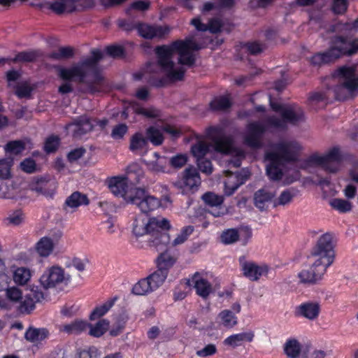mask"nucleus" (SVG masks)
<instances>
[{"instance_id":"43","label":"nucleus","mask_w":358,"mask_h":358,"mask_svg":"<svg viewBox=\"0 0 358 358\" xmlns=\"http://www.w3.org/2000/svg\"><path fill=\"white\" fill-rule=\"evenodd\" d=\"M295 193L292 189H285L280 193L277 199L273 201V206L277 207L278 206H285L289 205L292 202Z\"/></svg>"},{"instance_id":"57","label":"nucleus","mask_w":358,"mask_h":358,"mask_svg":"<svg viewBox=\"0 0 358 358\" xmlns=\"http://www.w3.org/2000/svg\"><path fill=\"white\" fill-rule=\"evenodd\" d=\"M25 149V144L22 141H13L5 145V150L12 155H18Z\"/></svg>"},{"instance_id":"53","label":"nucleus","mask_w":358,"mask_h":358,"mask_svg":"<svg viewBox=\"0 0 358 358\" xmlns=\"http://www.w3.org/2000/svg\"><path fill=\"white\" fill-rule=\"evenodd\" d=\"M240 237L238 230L235 229H229L223 231L220 238L223 243L226 245L233 244L236 243Z\"/></svg>"},{"instance_id":"54","label":"nucleus","mask_w":358,"mask_h":358,"mask_svg":"<svg viewBox=\"0 0 358 358\" xmlns=\"http://www.w3.org/2000/svg\"><path fill=\"white\" fill-rule=\"evenodd\" d=\"M33 88L27 81L18 83L15 86V94L20 99L29 97Z\"/></svg>"},{"instance_id":"62","label":"nucleus","mask_w":358,"mask_h":358,"mask_svg":"<svg viewBox=\"0 0 358 358\" xmlns=\"http://www.w3.org/2000/svg\"><path fill=\"white\" fill-rule=\"evenodd\" d=\"M187 162V156L185 154H179L172 157L169 163L171 166L176 169H180L186 164Z\"/></svg>"},{"instance_id":"56","label":"nucleus","mask_w":358,"mask_h":358,"mask_svg":"<svg viewBox=\"0 0 358 358\" xmlns=\"http://www.w3.org/2000/svg\"><path fill=\"white\" fill-rule=\"evenodd\" d=\"M331 206L341 213L349 212L352 209V203L345 199H334L330 201Z\"/></svg>"},{"instance_id":"50","label":"nucleus","mask_w":358,"mask_h":358,"mask_svg":"<svg viewBox=\"0 0 358 358\" xmlns=\"http://www.w3.org/2000/svg\"><path fill=\"white\" fill-rule=\"evenodd\" d=\"M13 164V159L11 157H7L0 159V178L3 180L8 179L11 177V166Z\"/></svg>"},{"instance_id":"60","label":"nucleus","mask_w":358,"mask_h":358,"mask_svg":"<svg viewBox=\"0 0 358 358\" xmlns=\"http://www.w3.org/2000/svg\"><path fill=\"white\" fill-rule=\"evenodd\" d=\"M3 290L6 291L7 298L13 302H18L22 297L21 289L17 287H8V285Z\"/></svg>"},{"instance_id":"29","label":"nucleus","mask_w":358,"mask_h":358,"mask_svg":"<svg viewBox=\"0 0 358 358\" xmlns=\"http://www.w3.org/2000/svg\"><path fill=\"white\" fill-rule=\"evenodd\" d=\"M176 260V255L171 253L169 250H166L157 258V268L169 273V269L173 267Z\"/></svg>"},{"instance_id":"31","label":"nucleus","mask_w":358,"mask_h":358,"mask_svg":"<svg viewBox=\"0 0 358 358\" xmlns=\"http://www.w3.org/2000/svg\"><path fill=\"white\" fill-rule=\"evenodd\" d=\"M191 24L195 27L198 31H206L209 30L211 33H217L220 31L222 24L218 19H211L208 24L201 22L200 18H194L191 21Z\"/></svg>"},{"instance_id":"7","label":"nucleus","mask_w":358,"mask_h":358,"mask_svg":"<svg viewBox=\"0 0 358 358\" xmlns=\"http://www.w3.org/2000/svg\"><path fill=\"white\" fill-rule=\"evenodd\" d=\"M137 174L136 182H138L140 177L143 176L142 170L137 164H133L128 167V177L116 176L107 180L106 182L110 191L116 196L122 197L129 203L134 187H129V180H131L132 175Z\"/></svg>"},{"instance_id":"17","label":"nucleus","mask_w":358,"mask_h":358,"mask_svg":"<svg viewBox=\"0 0 358 358\" xmlns=\"http://www.w3.org/2000/svg\"><path fill=\"white\" fill-rule=\"evenodd\" d=\"M327 271L323 268H320L315 266L313 262L308 269L301 270L298 274L297 277L299 279V282L306 285H314L318 284L323 278L324 275Z\"/></svg>"},{"instance_id":"6","label":"nucleus","mask_w":358,"mask_h":358,"mask_svg":"<svg viewBox=\"0 0 358 358\" xmlns=\"http://www.w3.org/2000/svg\"><path fill=\"white\" fill-rule=\"evenodd\" d=\"M338 78V84L334 87V93L338 100H345L358 94V80L355 78L352 67L343 66L334 74Z\"/></svg>"},{"instance_id":"15","label":"nucleus","mask_w":358,"mask_h":358,"mask_svg":"<svg viewBox=\"0 0 358 358\" xmlns=\"http://www.w3.org/2000/svg\"><path fill=\"white\" fill-rule=\"evenodd\" d=\"M266 128L260 122H252L248 124L245 143L252 148H259L262 145V136Z\"/></svg>"},{"instance_id":"46","label":"nucleus","mask_w":358,"mask_h":358,"mask_svg":"<svg viewBox=\"0 0 358 358\" xmlns=\"http://www.w3.org/2000/svg\"><path fill=\"white\" fill-rule=\"evenodd\" d=\"M231 102L227 96H219L214 99L210 103V108L212 110H225L229 108Z\"/></svg>"},{"instance_id":"28","label":"nucleus","mask_w":358,"mask_h":358,"mask_svg":"<svg viewBox=\"0 0 358 358\" xmlns=\"http://www.w3.org/2000/svg\"><path fill=\"white\" fill-rule=\"evenodd\" d=\"M192 281L196 294L202 298L206 299L213 292L212 285L208 280L201 278L198 273L194 275Z\"/></svg>"},{"instance_id":"26","label":"nucleus","mask_w":358,"mask_h":358,"mask_svg":"<svg viewBox=\"0 0 358 358\" xmlns=\"http://www.w3.org/2000/svg\"><path fill=\"white\" fill-rule=\"evenodd\" d=\"M255 338V333L253 331H247L235 334L228 336L224 341V344L227 346H230L233 348L241 346L243 343H250Z\"/></svg>"},{"instance_id":"22","label":"nucleus","mask_w":358,"mask_h":358,"mask_svg":"<svg viewBox=\"0 0 358 358\" xmlns=\"http://www.w3.org/2000/svg\"><path fill=\"white\" fill-rule=\"evenodd\" d=\"M136 29L139 35L145 38H160L169 31L166 27L151 26L146 24H138Z\"/></svg>"},{"instance_id":"51","label":"nucleus","mask_w":358,"mask_h":358,"mask_svg":"<svg viewBox=\"0 0 358 358\" xmlns=\"http://www.w3.org/2000/svg\"><path fill=\"white\" fill-rule=\"evenodd\" d=\"M310 61L315 66H320L334 62V59L331 57L329 50H327L323 52L316 53L310 58Z\"/></svg>"},{"instance_id":"49","label":"nucleus","mask_w":358,"mask_h":358,"mask_svg":"<svg viewBox=\"0 0 358 358\" xmlns=\"http://www.w3.org/2000/svg\"><path fill=\"white\" fill-rule=\"evenodd\" d=\"M210 150L209 145L204 141H198L191 148V152L197 159L203 158Z\"/></svg>"},{"instance_id":"16","label":"nucleus","mask_w":358,"mask_h":358,"mask_svg":"<svg viewBox=\"0 0 358 358\" xmlns=\"http://www.w3.org/2000/svg\"><path fill=\"white\" fill-rule=\"evenodd\" d=\"M170 227L169 221L167 220V224H164V226L160 224L159 227L155 229L148 238L150 246L159 251L164 250L168 245H171L170 236L167 232Z\"/></svg>"},{"instance_id":"39","label":"nucleus","mask_w":358,"mask_h":358,"mask_svg":"<svg viewBox=\"0 0 358 358\" xmlns=\"http://www.w3.org/2000/svg\"><path fill=\"white\" fill-rule=\"evenodd\" d=\"M148 145L147 136L145 137L141 133H136L130 139L129 149L132 152L142 150Z\"/></svg>"},{"instance_id":"59","label":"nucleus","mask_w":358,"mask_h":358,"mask_svg":"<svg viewBox=\"0 0 358 358\" xmlns=\"http://www.w3.org/2000/svg\"><path fill=\"white\" fill-rule=\"evenodd\" d=\"M348 7V0H334L331 5V10L336 15L344 14Z\"/></svg>"},{"instance_id":"61","label":"nucleus","mask_w":358,"mask_h":358,"mask_svg":"<svg viewBox=\"0 0 358 358\" xmlns=\"http://www.w3.org/2000/svg\"><path fill=\"white\" fill-rule=\"evenodd\" d=\"M10 279L6 273V266L0 259V291L3 290L8 286Z\"/></svg>"},{"instance_id":"3","label":"nucleus","mask_w":358,"mask_h":358,"mask_svg":"<svg viewBox=\"0 0 358 358\" xmlns=\"http://www.w3.org/2000/svg\"><path fill=\"white\" fill-rule=\"evenodd\" d=\"M274 148V151L265 155L266 171L271 180H280L285 164L296 160L301 146L296 141H281L275 144Z\"/></svg>"},{"instance_id":"32","label":"nucleus","mask_w":358,"mask_h":358,"mask_svg":"<svg viewBox=\"0 0 358 358\" xmlns=\"http://www.w3.org/2000/svg\"><path fill=\"white\" fill-rule=\"evenodd\" d=\"M49 336V331L45 328L29 327L25 332L24 338L31 343H37L43 341Z\"/></svg>"},{"instance_id":"35","label":"nucleus","mask_w":358,"mask_h":358,"mask_svg":"<svg viewBox=\"0 0 358 358\" xmlns=\"http://www.w3.org/2000/svg\"><path fill=\"white\" fill-rule=\"evenodd\" d=\"M155 291L151 285L148 278H145L136 282L133 288L132 292L136 295L144 296Z\"/></svg>"},{"instance_id":"13","label":"nucleus","mask_w":358,"mask_h":358,"mask_svg":"<svg viewBox=\"0 0 358 358\" xmlns=\"http://www.w3.org/2000/svg\"><path fill=\"white\" fill-rule=\"evenodd\" d=\"M200 183L201 178L198 171L195 168L189 167L182 172L181 178L173 182V185L185 194L189 190L197 188Z\"/></svg>"},{"instance_id":"40","label":"nucleus","mask_w":358,"mask_h":358,"mask_svg":"<svg viewBox=\"0 0 358 358\" xmlns=\"http://www.w3.org/2000/svg\"><path fill=\"white\" fill-rule=\"evenodd\" d=\"M41 55L38 50L22 51L12 59L13 62H33Z\"/></svg>"},{"instance_id":"18","label":"nucleus","mask_w":358,"mask_h":358,"mask_svg":"<svg viewBox=\"0 0 358 358\" xmlns=\"http://www.w3.org/2000/svg\"><path fill=\"white\" fill-rule=\"evenodd\" d=\"M66 129L75 138H81L84 135L91 131L93 124L90 117L82 115L76 117L66 126Z\"/></svg>"},{"instance_id":"2","label":"nucleus","mask_w":358,"mask_h":358,"mask_svg":"<svg viewBox=\"0 0 358 358\" xmlns=\"http://www.w3.org/2000/svg\"><path fill=\"white\" fill-rule=\"evenodd\" d=\"M91 56L71 68H59L58 75L64 80H76L85 84L90 93L106 90L108 85L97 64L103 57L99 50H92Z\"/></svg>"},{"instance_id":"33","label":"nucleus","mask_w":358,"mask_h":358,"mask_svg":"<svg viewBox=\"0 0 358 358\" xmlns=\"http://www.w3.org/2000/svg\"><path fill=\"white\" fill-rule=\"evenodd\" d=\"M225 173L229 178L224 182V193L227 196H231L243 184V181L238 176H233L229 171H226Z\"/></svg>"},{"instance_id":"4","label":"nucleus","mask_w":358,"mask_h":358,"mask_svg":"<svg viewBox=\"0 0 358 358\" xmlns=\"http://www.w3.org/2000/svg\"><path fill=\"white\" fill-rule=\"evenodd\" d=\"M271 108L280 114L281 118L273 115L266 119L269 127L284 129L287 124L296 125L305 120L304 113L298 106H287L273 103L270 100Z\"/></svg>"},{"instance_id":"64","label":"nucleus","mask_w":358,"mask_h":358,"mask_svg":"<svg viewBox=\"0 0 358 358\" xmlns=\"http://www.w3.org/2000/svg\"><path fill=\"white\" fill-rule=\"evenodd\" d=\"M59 138L57 136H52L47 138L44 148L48 153L55 152L58 148Z\"/></svg>"},{"instance_id":"21","label":"nucleus","mask_w":358,"mask_h":358,"mask_svg":"<svg viewBox=\"0 0 358 358\" xmlns=\"http://www.w3.org/2000/svg\"><path fill=\"white\" fill-rule=\"evenodd\" d=\"M62 236V232L58 230L53 238L43 237L37 243L36 250L42 257H48L53 251L54 247L59 239Z\"/></svg>"},{"instance_id":"30","label":"nucleus","mask_w":358,"mask_h":358,"mask_svg":"<svg viewBox=\"0 0 358 358\" xmlns=\"http://www.w3.org/2000/svg\"><path fill=\"white\" fill-rule=\"evenodd\" d=\"M143 162L149 170L155 172H164L166 164V158L160 156L157 152H154L150 159H145Z\"/></svg>"},{"instance_id":"48","label":"nucleus","mask_w":358,"mask_h":358,"mask_svg":"<svg viewBox=\"0 0 358 358\" xmlns=\"http://www.w3.org/2000/svg\"><path fill=\"white\" fill-rule=\"evenodd\" d=\"M19 302L17 310L20 313L29 314L35 308L36 303L34 301L33 298H31L27 294L24 297L22 296Z\"/></svg>"},{"instance_id":"10","label":"nucleus","mask_w":358,"mask_h":358,"mask_svg":"<svg viewBox=\"0 0 358 358\" xmlns=\"http://www.w3.org/2000/svg\"><path fill=\"white\" fill-rule=\"evenodd\" d=\"M129 203L136 205L143 213H148L161 206L159 199L145 192L143 189L134 188Z\"/></svg>"},{"instance_id":"41","label":"nucleus","mask_w":358,"mask_h":358,"mask_svg":"<svg viewBox=\"0 0 358 358\" xmlns=\"http://www.w3.org/2000/svg\"><path fill=\"white\" fill-rule=\"evenodd\" d=\"M212 138L214 148L217 152L227 153L230 151L231 142L229 138L221 136L217 137H213Z\"/></svg>"},{"instance_id":"9","label":"nucleus","mask_w":358,"mask_h":358,"mask_svg":"<svg viewBox=\"0 0 358 358\" xmlns=\"http://www.w3.org/2000/svg\"><path fill=\"white\" fill-rule=\"evenodd\" d=\"M328 50L334 61L343 56H352L358 52V38L348 41L347 37L335 36L331 38Z\"/></svg>"},{"instance_id":"20","label":"nucleus","mask_w":358,"mask_h":358,"mask_svg":"<svg viewBox=\"0 0 358 358\" xmlns=\"http://www.w3.org/2000/svg\"><path fill=\"white\" fill-rule=\"evenodd\" d=\"M89 203V199L85 194L76 191L66 199L63 209L66 213H73L78 207L87 206Z\"/></svg>"},{"instance_id":"37","label":"nucleus","mask_w":358,"mask_h":358,"mask_svg":"<svg viewBox=\"0 0 358 358\" xmlns=\"http://www.w3.org/2000/svg\"><path fill=\"white\" fill-rule=\"evenodd\" d=\"M109 325V321L105 319L100 320L95 324H89V334L96 338L101 337L108 331Z\"/></svg>"},{"instance_id":"38","label":"nucleus","mask_w":358,"mask_h":358,"mask_svg":"<svg viewBox=\"0 0 358 358\" xmlns=\"http://www.w3.org/2000/svg\"><path fill=\"white\" fill-rule=\"evenodd\" d=\"M301 345L296 339L287 341L284 345V351L289 358H298L301 353Z\"/></svg>"},{"instance_id":"11","label":"nucleus","mask_w":358,"mask_h":358,"mask_svg":"<svg viewBox=\"0 0 358 358\" xmlns=\"http://www.w3.org/2000/svg\"><path fill=\"white\" fill-rule=\"evenodd\" d=\"M69 278L65 276L64 270L59 266L48 267L40 277L39 282L45 289L56 288L64 282H67Z\"/></svg>"},{"instance_id":"23","label":"nucleus","mask_w":358,"mask_h":358,"mask_svg":"<svg viewBox=\"0 0 358 358\" xmlns=\"http://www.w3.org/2000/svg\"><path fill=\"white\" fill-rule=\"evenodd\" d=\"M89 323L81 319H76L69 322L62 324L58 326V330L61 333L68 335H78L87 329Z\"/></svg>"},{"instance_id":"14","label":"nucleus","mask_w":358,"mask_h":358,"mask_svg":"<svg viewBox=\"0 0 358 358\" xmlns=\"http://www.w3.org/2000/svg\"><path fill=\"white\" fill-rule=\"evenodd\" d=\"M167 224V219L162 217H154L149 219L145 222L143 220L136 219L133 223V234L138 238L147 235L150 236L155 229L159 227V225Z\"/></svg>"},{"instance_id":"25","label":"nucleus","mask_w":358,"mask_h":358,"mask_svg":"<svg viewBox=\"0 0 358 358\" xmlns=\"http://www.w3.org/2000/svg\"><path fill=\"white\" fill-rule=\"evenodd\" d=\"M320 305L317 302L308 301L301 303L297 307V315L310 320H314L319 316Z\"/></svg>"},{"instance_id":"36","label":"nucleus","mask_w":358,"mask_h":358,"mask_svg":"<svg viewBox=\"0 0 358 358\" xmlns=\"http://www.w3.org/2000/svg\"><path fill=\"white\" fill-rule=\"evenodd\" d=\"M117 300V296L108 299L103 304L96 307L90 315L91 320L98 319L104 315L113 306L115 302Z\"/></svg>"},{"instance_id":"47","label":"nucleus","mask_w":358,"mask_h":358,"mask_svg":"<svg viewBox=\"0 0 358 358\" xmlns=\"http://www.w3.org/2000/svg\"><path fill=\"white\" fill-rule=\"evenodd\" d=\"M202 199L208 206L212 208H217L222 206L224 201V196L208 192L202 196Z\"/></svg>"},{"instance_id":"8","label":"nucleus","mask_w":358,"mask_h":358,"mask_svg":"<svg viewBox=\"0 0 358 358\" xmlns=\"http://www.w3.org/2000/svg\"><path fill=\"white\" fill-rule=\"evenodd\" d=\"M343 160L342 154L338 148H334L324 155H313L308 159L311 164L321 166L329 173H336Z\"/></svg>"},{"instance_id":"55","label":"nucleus","mask_w":358,"mask_h":358,"mask_svg":"<svg viewBox=\"0 0 358 358\" xmlns=\"http://www.w3.org/2000/svg\"><path fill=\"white\" fill-rule=\"evenodd\" d=\"M73 55V50L70 47H62L49 55V57L56 60L68 59Z\"/></svg>"},{"instance_id":"63","label":"nucleus","mask_w":358,"mask_h":358,"mask_svg":"<svg viewBox=\"0 0 358 358\" xmlns=\"http://www.w3.org/2000/svg\"><path fill=\"white\" fill-rule=\"evenodd\" d=\"M100 354L95 347H90L78 352V358H98Z\"/></svg>"},{"instance_id":"19","label":"nucleus","mask_w":358,"mask_h":358,"mask_svg":"<svg viewBox=\"0 0 358 358\" xmlns=\"http://www.w3.org/2000/svg\"><path fill=\"white\" fill-rule=\"evenodd\" d=\"M243 274L252 281L258 280L262 276L268 273V268L266 265H258L253 262H246L240 259Z\"/></svg>"},{"instance_id":"42","label":"nucleus","mask_w":358,"mask_h":358,"mask_svg":"<svg viewBox=\"0 0 358 358\" xmlns=\"http://www.w3.org/2000/svg\"><path fill=\"white\" fill-rule=\"evenodd\" d=\"M13 280L19 285L26 284L31 277L30 271L24 267L13 268Z\"/></svg>"},{"instance_id":"52","label":"nucleus","mask_w":358,"mask_h":358,"mask_svg":"<svg viewBox=\"0 0 358 358\" xmlns=\"http://www.w3.org/2000/svg\"><path fill=\"white\" fill-rule=\"evenodd\" d=\"M194 231V227L192 226H187L182 229L180 232L177 235L176 238L171 242V245L173 247L185 243L188 237Z\"/></svg>"},{"instance_id":"12","label":"nucleus","mask_w":358,"mask_h":358,"mask_svg":"<svg viewBox=\"0 0 358 358\" xmlns=\"http://www.w3.org/2000/svg\"><path fill=\"white\" fill-rule=\"evenodd\" d=\"M94 5V0H55L50 4V8L57 14H62L90 8Z\"/></svg>"},{"instance_id":"44","label":"nucleus","mask_w":358,"mask_h":358,"mask_svg":"<svg viewBox=\"0 0 358 358\" xmlns=\"http://www.w3.org/2000/svg\"><path fill=\"white\" fill-rule=\"evenodd\" d=\"M146 136L148 141L149 140L154 145H160L164 141L162 131L155 127H150L147 129Z\"/></svg>"},{"instance_id":"5","label":"nucleus","mask_w":358,"mask_h":358,"mask_svg":"<svg viewBox=\"0 0 358 358\" xmlns=\"http://www.w3.org/2000/svg\"><path fill=\"white\" fill-rule=\"evenodd\" d=\"M334 247L332 234L326 233L322 235L311 250L309 257L311 262L327 271L335 259Z\"/></svg>"},{"instance_id":"27","label":"nucleus","mask_w":358,"mask_h":358,"mask_svg":"<svg viewBox=\"0 0 358 358\" xmlns=\"http://www.w3.org/2000/svg\"><path fill=\"white\" fill-rule=\"evenodd\" d=\"M56 184L52 180H38L36 184L32 185L31 189L38 194L52 198L56 191Z\"/></svg>"},{"instance_id":"24","label":"nucleus","mask_w":358,"mask_h":358,"mask_svg":"<svg viewBox=\"0 0 358 358\" xmlns=\"http://www.w3.org/2000/svg\"><path fill=\"white\" fill-rule=\"evenodd\" d=\"M275 195V193L274 192L268 189H259L254 195V204L255 207L261 211L266 210Z\"/></svg>"},{"instance_id":"58","label":"nucleus","mask_w":358,"mask_h":358,"mask_svg":"<svg viewBox=\"0 0 358 358\" xmlns=\"http://www.w3.org/2000/svg\"><path fill=\"white\" fill-rule=\"evenodd\" d=\"M243 48L251 55H258L266 49V45L258 41H252L244 44Z\"/></svg>"},{"instance_id":"45","label":"nucleus","mask_w":358,"mask_h":358,"mask_svg":"<svg viewBox=\"0 0 358 358\" xmlns=\"http://www.w3.org/2000/svg\"><path fill=\"white\" fill-rule=\"evenodd\" d=\"M168 273L159 268L153 272L152 274L148 276L149 280L151 282V285L155 289H157L160 286L163 285L165 280L166 279Z\"/></svg>"},{"instance_id":"1","label":"nucleus","mask_w":358,"mask_h":358,"mask_svg":"<svg viewBox=\"0 0 358 358\" xmlns=\"http://www.w3.org/2000/svg\"><path fill=\"white\" fill-rule=\"evenodd\" d=\"M201 47L193 40L176 41L170 45L158 46L155 49L157 63H149L146 71L155 73V69L158 68L165 73L166 78L171 81L181 80L184 77L185 69L182 66L176 67L173 61V55L178 54V62L182 65L192 66L195 62L194 51Z\"/></svg>"},{"instance_id":"34","label":"nucleus","mask_w":358,"mask_h":358,"mask_svg":"<svg viewBox=\"0 0 358 358\" xmlns=\"http://www.w3.org/2000/svg\"><path fill=\"white\" fill-rule=\"evenodd\" d=\"M218 322L226 328H233L238 323L237 317L230 310H224L217 315Z\"/></svg>"}]
</instances>
